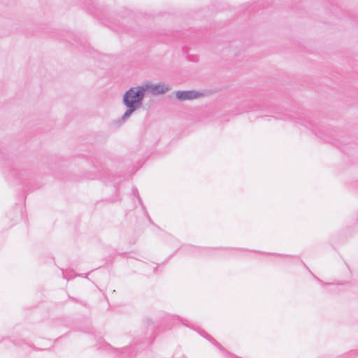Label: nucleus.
<instances>
[{
    "mask_svg": "<svg viewBox=\"0 0 358 358\" xmlns=\"http://www.w3.org/2000/svg\"><path fill=\"white\" fill-rule=\"evenodd\" d=\"M94 17H96V18H98V19H99V15H96V14H94Z\"/></svg>",
    "mask_w": 358,
    "mask_h": 358,
    "instance_id": "nucleus-13",
    "label": "nucleus"
},
{
    "mask_svg": "<svg viewBox=\"0 0 358 358\" xmlns=\"http://www.w3.org/2000/svg\"><path fill=\"white\" fill-rule=\"evenodd\" d=\"M148 330L143 338L136 337L132 345L124 348H115L106 343L102 338L95 337L96 343L93 345L97 350H101L111 355L114 357L134 358L138 350L148 348L154 341L155 326L152 320L147 321Z\"/></svg>",
    "mask_w": 358,
    "mask_h": 358,
    "instance_id": "nucleus-1",
    "label": "nucleus"
},
{
    "mask_svg": "<svg viewBox=\"0 0 358 358\" xmlns=\"http://www.w3.org/2000/svg\"><path fill=\"white\" fill-rule=\"evenodd\" d=\"M229 355H231V356H234V357L238 358V357H236V355H232L230 353Z\"/></svg>",
    "mask_w": 358,
    "mask_h": 358,
    "instance_id": "nucleus-15",
    "label": "nucleus"
},
{
    "mask_svg": "<svg viewBox=\"0 0 358 358\" xmlns=\"http://www.w3.org/2000/svg\"><path fill=\"white\" fill-rule=\"evenodd\" d=\"M296 122L303 124L307 128H310L316 136H317L319 138L323 139L324 141H328V142L329 141V138L327 136H326V134H324V132H325L324 130H323V129L317 130L316 128H315V126H312L310 119H305L301 122H298V121H296Z\"/></svg>",
    "mask_w": 358,
    "mask_h": 358,
    "instance_id": "nucleus-6",
    "label": "nucleus"
},
{
    "mask_svg": "<svg viewBox=\"0 0 358 358\" xmlns=\"http://www.w3.org/2000/svg\"><path fill=\"white\" fill-rule=\"evenodd\" d=\"M184 358H186V357H184Z\"/></svg>",
    "mask_w": 358,
    "mask_h": 358,
    "instance_id": "nucleus-16",
    "label": "nucleus"
},
{
    "mask_svg": "<svg viewBox=\"0 0 358 358\" xmlns=\"http://www.w3.org/2000/svg\"><path fill=\"white\" fill-rule=\"evenodd\" d=\"M146 87L142 86L131 87L123 96L122 102L125 106H131L136 109L143 105Z\"/></svg>",
    "mask_w": 358,
    "mask_h": 358,
    "instance_id": "nucleus-2",
    "label": "nucleus"
},
{
    "mask_svg": "<svg viewBox=\"0 0 358 358\" xmlns=\"http://www.w3.org/2000/svg\"><path fill=\"white\" fill-rule=\"evenodd\" d=\"M317 278V280L320 282L322 285H330V283H326V282H324L323 281H322L320 279H319L318 278L315 277Z\"/></svg>",
    "mask_w": 358,
    "mask_h": 358,
    "instance_id": "nucleus-11",
    "label": "nucleus"
},
{
    "mask_svg": "<svg viewBox=\"0 0 358 358\" xmlns=\"http://www.w3.org/2000/svg\"><path fill=\"white\" fill-rule=\"evenodd\" d=\"M127 108V110L124 112L123 115L121 117V120L122 122H124L127 119H128L131 115L137 109L131 107V106H126Z\"/></svg>",
    "mask_w": 358,
    "mask_h": 358,
    "instance_id": "nucleus-9",
    "label": "nucleus"
},
{
    "mask_svg": "<svg viewBox=\"0 0 358 358\" xmlns=\"http://www.w3.org/2000/svg\"><path fill=\"white\" fill-rule=\"evenodd\" d=\"M181 322L183 323L184 325L189 327H192L190 326V322L187 320H181Z\"/></svg>",
    "mask_w": 358,
    "mask_h": 358,
    "instance_id": "nucleus-10",
    "label": "nucleus"
},
{
    "mask_svg": "<svg viewBox=\"0 0 358 358\" xmlns=\"http://www.w3.org/2000/svg\"><path fill=\"white\" fill-rule=\"evenodd\" d=\"M189 248H190L191 249H192V250H194V249H195V248H194V246H189Z\"/></svg>",
    "mask_w": 358,
    "mask_h": 358,
    "instance_id": "nucleus-14",
    "label": "nucleus"
},
{
    "mask_svg": "<svg viewBox=\"0 0 358 358\" xmlns=\"http://www.w3.org/2000/svg\"><path fill=\"white\" fill-rule=\"evenodd\" d=\"M132 194H133V195H134V196H136V197H137V199H138V200L139 203H141V205L142 208H143V210H145V207L144 206V205H143V203L142 199H141V198L140 197L139 194H138V189H137V188H136V187H133V189H132ZM145 213H146V215H147V217H148V218L149 221H150V222H152L151 218H150V216L148 215V212H147L146 210H145Z\"/></svg>",
    "mask_w": 358,
    "mask_h": 358,
    "instance_id": "nucleus-8",
    "label": "nucleus"
},
{
    "mask_svg": "<svg viewBox=\"0 0 358 358\" xmlns=\"http://www.w3.org/2000/svg\"><path fill=\"white\" fill-rule=\"evenodd\" d=\"M279 118L280 119H283V120H288V119H289V117H280Z\"/></svg>",
    "mask_w": 358,
    "mask_h": 358,
    "instance_id": "nucleus-12",
    "label": "nucleus"
},
{
    "mask_svg": "<svg viewBox=\"0 0 358 358\" xmlns=\"http://www.w3.org/2000/svg\"><path fill=\"white\" fill-rule=\"evenodd\" d=\"M91 162L93 164V168L94 169V171H93L94 178L105 180L108 178L109 171L105 167L102 162H99L96 159H91ZM92 173V171L91 170V173Z\"/></svg>",
    "mask_w": 358,
    "mask_h": 358,
    "instance_id": "nucleus-3",
    "label": "nucleus"
},
{
    "mask_svg": "<svg viewBox=\"0 0 358 358\" xmlns=\"http://www.w3.org/2000/svg\"><path fill=\"white\" fill-rule=\"evenodd\" d=\"M199 334L209 340L212 343H213L215 346H217L218 348L220 349V350L226 352L227 354H229V352H227L221 344L217 343L211 336H210L208 333L205 332L203 330L199 331Z\"/></svg>",
    "mask_w": 358,
    "mask_h": 358,
    "instance_id": "nucleus-7",
    "label": "nucleus"
},
{
    "mask_svg": "<svg viewBox=\"0 0 358 358\" xmlns=\"http://www.w3.org/2000/svg\"><path fill=\"white\" fill-rule=\"evenodd\" d=\"M202 96V93L194 90L182 91L178 90L176 92V97L179 101L193 100Z\"/></svg>",
    "mask_w": 358,
    "mask_h": 358,
    "instance_id": "nucleus-4",
    "label": "nucleus"
},
{
    "mask_svg": "<svg viewBox=\"0 0 358 358\" xmlns=\"http://www.w3.org/2000/svg\"><path fill=\"white\" fill-rule=\"evenodd\" d=\"M143 87H146V90H150V92L155 95L165 94L171 90V87L170 85H166L163 83L154 85H143Z\"/></svg>",
    "mask_w": 358,
    "mask_h": 358,
    "instance_id": "nucleus-5",
    "label": "nucleus"
}]
</instances>
